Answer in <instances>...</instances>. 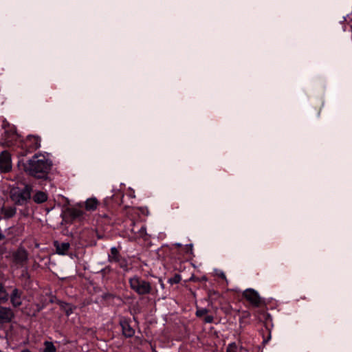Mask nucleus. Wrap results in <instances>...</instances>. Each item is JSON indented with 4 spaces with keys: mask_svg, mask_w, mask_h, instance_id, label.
<instances>
[{
    "mask_svg": "<svg viewBox=\"0 0 352 352\" xmlns=\"http://www.w3.org/2000/svg\"><path fill=\"white\" fill-rule=\"evenodd\" d=\"M52 162L43 154H35L28 161L25 167L29 175L38 178L46 179L52 167Z\"/></svg>",
    "mask_w": 352,
    "mask_h": 352,
    "instance_id": "nucleus-1",
    "label": "nucleus"
},
{
    "mask_svg": "<svg viewBox=\"0 0 352 352\" xmlns=\"http://www.w3.org/2000/svg\"><path fill=\"white\" fill-rule=\"evenodd\" d=\"M129 283L131 289L139 295L148 294L151 292V283L137 275L130 277Z\"/></svg>",
    "mask_w": 352,
    "mask_h": 352,
    "instance_id": "nucleus-2",
    "label": "nucleus"
},
{
    "mask_svg": "<svg viewBox=\"0 0 352 352\" xmlns=\"http://www.w3.org/2000/svg\"><path fill=\"white\" fill-rule=\"evenodd\" d=\"M31 197V188L25 186L23 188H13L10 191L11 199L17 205H24Z\"/></svg>",
    "mask_w": 352,
    "mask_h": 352,
    "instance_id": "nucleus-3",
    "label": "nucleus"
},
{
    "mask_svg": "<svg viewBox=\"0 0 352 352\" xmlns=\"http://www.w3.org/2000/svg\"><path fill=\"white\" fill-rule=\"evenodd\" d=\"M41 146V138L38 135L29 134L21 141V147L28 152H32Z\"/></svg>",
    "mask_w": 352,
    "mask_h": 352,
    "instance_id": "nucleus-4",
    "label": "nucleus"
},
{
    "mask_svg": "<svg viewBox=\"0 0 352 352\" xmlns=\"http://www.w3.org/2000/svg\"><path fill=\"white\" fill-rule=\"evenodd\" d=\"M108 260L111 263H117L121 268L124 270L128 269L126 260L120 255L118 250L116 247L111 248V253L109 254Z\"/></svg>",
    "mask_w": 352,
    "mask_h": 352,
    "instance_id": "nucleus-5",
    "label": "nucleus"
},
{
    "mask_svg": "<svg viewBox=\"0 0 352 352\" xmlns=\"http://www.w3.org/2000/svg\"><path fill=\"white\" fill-rule=\"evenodd\" d=\"M243 296L254 307H258L262 303V300L258 293L253 289H246L243 292Z\"/></svg>",
    "mask_w": 352,
    "mask_h": 352,
    "instance_id": "nucleus-6",
    "label": "nucleus"
},
{
    "mask_svg": "<svg viewBox=\"0 0 352 352\" xmlns=\"http://www.w3.org/2000/svg\"><path fill=\"white\" fill-rule=\"evenodd\" d=\"M12 169V161L10 154L6 151H2L0 154V172L8 173Z\"/></svg>",
    "mask_w": 352,
    "mask_h": 352,
    "instance_id": "nucleus-7",
    "label": "nucleus"
},
{
    "mask_svg": "<svg viewBox=\"0 0 352 352\" xmlns=\"http://www.w3.org/2000/svg\"><path fill=\"white\" fill-rule=\"evenodd\" d=\"M14 314L11 309L0 306V323H6L11 321Z\"/></svg>",
    "mask_w": 352,
    "mask_h": 352,
    "instance_id": "nucleus-8",
    "label": "nucleus"
},
{
    "mask_svg": "<svg viewBox=\"0 0 352 352\" xmlns=\"http://www.w3.org/2000/svg\"><path fill=\"white\" fill-rule=\"evenodd\" d=\"M122 327V333L126 338H131L133 336L135 333L134 329L131 327L129 322L126 320H122L120 322Z\"/></svg>",
    "mask_w": 352,
    "mask_h": 352,
    "instance_id": "nucleus-9",
    "label": "nucleus"
},
{
    "mask_svg": "<svg viewBox=\"0 0 352 352\" xmlns=\"http://www.w3.org/2000/svg\"><path fill=\"white\" fill-rule=\"evenodd\" d=\"M16 263L23 265L28 260V253L25 250L19 249L14 254Z\"/></svg>",
    "mask_w": 352,
    "mask_h": 352,
    "instance_id": "nucleus-10",
    "label": "nucleus"
},
{
    "mask_svg": "<svg viewBox=\"0 0 352 352\" xmlns=\"http://www.w3.org/2000/svg\"><path fill=\"white\" fill-rule=\"evenodd\" d=\"M21 293L17 289H14L10 296V300L13 306L19 307L21 305Z\"/></svg>",
    "mask_w": 352,
    "mask_h": 352,
    "instance_id": "nucleus-11",
    "label": "nucleus"
},
{
    "mask_svg": "<svg viewBox=\"0 0 352 352\" xmlns=\"http://www.w3.org/2000/svg\"><path fill=\"white\" fill-rule=\"evenodd\" d=\"M32 199L36 204H42L47 201V195L43 191H37L33 195Z\"/></svg>",
    "mask_w": 352,
    "mask_h": 352,
    "instance_id": "nucleus-12",
    "label": "nucleus"
},
{
    "mask_svg": "<svg viewBox=\"0 0 352 352\" xmlns=\"http://www.w3.org/2000/svg\"><path fill=\"white\" fill-rule=\"evenodd\" d=\"M55 247L56 249V252L58 254H65L68 251L70 245L69 243H59L58 242H55Z\"/></svg>",
    "mask_w": 352,
    "mask_h": 352,
    "instance_id": "nucleus-13",
    "label": "nucleus"
},
{
    "mask_svg": "<svg viewBox=\"0 0 352 352\" xmlns=\"http://www.w3.org/2000/svg\"><path fill=\"white\" fill-rule=\"evenodd\" d=\"M98 205V201L96 198L87 199L85 201V208L88 211L95 210Z\"/></svg>",
    "mask_w": 352,
    "mask_h": 352,
    "instance_id": "nucleus-14",
    "label": "nucleus"
},
{
    "mask_svg": "<svg viewBox=\"0 0 352 352\" xmlns=\"http://www.w3.org/2000/svg\"><path fill=\"white\" fill-rule=\"evenodd\" d=\"M16 210L14 207L8 206L2 208V214L5 218H11L16 214Z\"/></svg>",
    "mask_w": 352,
    "mask_h": 352,
    "instance_id": "nucleus-15",
    "label": "nucleus"
},
{
    "mask_svg": "<svg viewBox=\"0 0 352 352\" xmlns=\"http://www.w3.org/2000/svg\"><path fill=\"white\" fill-rule=\"evenodd\" d=\"M44 349L41 352H56V347L52 342L45 341L43 343Z\"/></svg>",
    "mask_w": 352,
    "mask_h": 352,
    "instance_id": "nucleus-16",
    "label": "nucleus"
},
{
    "mask_svg": "<svg viewBox=\"0 0 352 352\" xmlns=\"http://www.w3.org/2000/svg\"><path fill=\"white\" fill-rule=\"evenodd\" d=\"M8 300V293L6 292L3 285L0 283V303L4 302Z\"/></svg>",
    "mask_w": 352,
    "mask_h": 352,
    "instance_id": "nucleus-17",
    "label": "nucleus"
},
{
    "mask_svg": "<svg viewBox=\"0 0 352 352\" xmlns=\"http://www.w3.org/2000/svg\"><path fill=\"white\" fill-rule=\"evenodd\" d=\"M239 349L235 342H231L230 343L227 348L226 352H238Z\"/></svg>",
    "mask_w": 352,
    "mask_h": 352,
    "instance_id": "nucleus-18",
    "label": "nucleus"
},
{
    "mask_svg": "<svg viewBox=\"0 0 352 352\" xmlns=\"http://www.w3.org/2000/svg\"><path fill=\"white\" fill-rule=\"evenodd\" d=\"M3 127L5 129L4 132L8 133V132H14L16 129L13 126H10L9 123L3 122Z\"/></svg>",
    "mask_w": 352,
    "mask_h": 352,
    "instance_id": "nucleus-19",
    "label": "nucleus"
},
{
    "mask_svg": "<svg viewBox=\"0 0 352 352\" xmlns=\"http://www.w3.org/2000/svg\"><path fill=\"white\" fill-rule=\"evenodd\" d=\"M181 276L179 274H175L173 277L168 279V283L170 284L179 283L181 281Z\"/></svg>",
    "mask_w": 352,
    "mask_h": 352,
    "instance_id": "nucleus-20",
    "label": "nucleus"
},
{
    "mask_svg": "<svg viewBox=\"0 0 352 352\" xmlns=\"http://www.w3.org/2000/svg\"><path fill=\"white\" fill-rule=\"evenodd\" d=\"M214 272L217 276L220 277L221 278H222L223 280H226L228 283L226 274L222 270L216 269L214 270Z\"/></svg>",
    "mask_w": 352,
    "mask_h": 352,
    "instance_id": "nucleus-21",
    "label": "nucleus"
},
{
    "mask_svg": "<svg viewBox=\"0 0 352 352\" xmlns=\"http://www.w3.org/2000/svg\"><path fill=\"white\" fill-rule=\"evenodd\" d=\"M208 312V310L206 308L199 309L196 311V316L197 317H201L206 315Z\"/></svg>",
    "mask_w": 352,
    "mask_h": 352,
    "instance_id": "nucleus-22",
    "label": "nucleus"
},
{
    "mask_svg": "<svg viewBox=\"0 0 352 352\" xmlns=\"http://www.w3.org/2000/svg\"><path fill=\"white\" fill-rule=\"evenodd\" d=\"M213 320H214V318L212 316H206L205 318H204V322L206 323H211L213 322Z\"/></svg>",
    "mask_w": 352,
    "mask_h": 352,
    "instance_id": "nucleus-23",
    "label": "nucleus"
},
{
    "mask_svg": "<svg viewBox=\"0 0 352 352\" xmlns=\"http://www.w3.org/2000/svg\"><path fill=\"white\" fill-rule=\"evenodd\" d=\"M139 232H140V235L142 236L146 232V228L144 226H142L141 228L140 229Z\"/></svg>",
    "mask_w": 352,
    "mask_h": 352,
    "instance_id": "nucleus-24",
    "label": "nucleus"
},
{
    "mask_svg": "<svg viewBox=\"0 0 352 352\" xmlns=\"http://www.w3.org/2000/svg\"><path fill=\"white\" fill-rule=\"evenodd\" d=\"M72 313V309L71 308L66 310V314L69 316Z\"/></svg>",
    "mask_w": 352,
    "mask_h": 352,
    "instance_id": "nucleus-25",
    "label": "nucleus"
},
{
    "mask_svg": "<svg viewBox=\"0 0 352 352\" xmlns=\"http://www.w3.org/2000/svg\"><path fill=\"white\" fill-rule=\"evenodd\" d=\"M4 238H5L4 234H3L1 231L0 230V240H3Z\"/></svg>",
    "mask_w": 352,
    "mask_h": 352,
    "instance_id": "nucleus-26",
    "label": "nucleus"
},
{
    "mask_svg": "<svg viewBox=\"0 0 352 352\" xmlns=\"http://www.w3.org/2000/svg\"><path fill=\"white\" fill-rule=\"evenodd\" d=\"M21 352H32V351H30L29 349H24V350H22Z\"/></svg>",
    "mask_w": 352,
    "mask_h": 352,
    "instance_id": "nucleus-27",
    "label": "nucleus"
},
{
    "mask_svg": "<svg viewBox=\"0 0 352 352\" xmlns=\"http://www.w3.org/2000/svg\"><path fill=\"white\" fill-rule=\"evenodd\" d=\"M189 246H190V252H192V244H190V245H189Z\"/></svg>",
    "mask_w": 352,
    "mask_h": 352,
    "instance_id": "nucleus-28",
    "label": "nucleus"
},
{
    "mask_svg": "<svg viewBox=\"0 0 352 352\" xmlns=\"http://www.w3.org/2000/svg\"><path fill=\"white\" fill-rule=\"evenodd\" d=\"M175 245L180 247L182 245L180 243H176Z\"/></svg>",
    "mask_w": 352,
    "mask_h": 352,
    "instance_id": "nucleus-29",
    "label": "nucleus"
},
{
    "mask_svg": "<svg viewBox=\"0 0 352 352\" xmlns=\"http://www.w3.org/2000/svg\"><path fill=\"white\" fill-rule=\"evenodd\" d=\"M240 349L241 350H243V347L242 346H240Z\"/></svg>",
    "mask_w": 352,
    "mask_h": 352,
    "instance_id": "nucleus-30",
    "label": "nucleus"
},
{
    "mask_svg": "<svg viewBox=\"0 0 352 352\" xmlns=\"http://www.w3.org/2000/svg\"><path fill=\"white\" fill-rule=\"evenodd\" d=\"M12 135H17V133H12Z\"/></svg>",
    "mask_w": 352,
    "mask_h": 352,
    "instance_id": "nucleus-31",
    "label": "nucleus"
}]
</instances>
